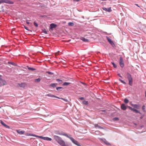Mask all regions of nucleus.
Returning a JSON list of instances; mask_svg holds the SVG:
<instances>
[{
  "label": "nucleus",
  "instance_id": "f03ea898",
  "mask_svg": "<svg viewBox=\"0 0 146 146\" xmlns=\"http://www.w3.org/2000/svg\"><path fill=\"white\" fill-rule=\"evenodd\" d=\"M63 135L69 138L72 142L76 145L78 146H81L77 141L75 140L73 138L69 136L67 134L64 133L63 134Z\"/></svg>",
  "mask_w": 146,
  "mask_h": 146
},
{
  "label": "nucleus",
  "instance_id": "c85d7f7f",
  "mask_svg": "<svg viewBox=\"0 0 146 146\" xmlns=\"http://www.w3.org/2000/svg\"><path fill=\"white\" fill-rule=\"evenodd\" d=\"M10 64H11L13 66H16V64L14 62H10Z\"/></svg>",
  "mask_w": 146,
  "mask_h": 146
},
{
  "label": "nucleus",
  "instance_id": "423d86ee",
  "mask_svg": "<svg viewBox=\"0 0 146 146\" xmlns=\"http://www.w3.org/2000/svg\"><path fill=\"white\" fill-rule=\"evenodd\" d=\"M6 84V82L3 80L1 78H0V87L5 85Z\"/></svg>",
  "mask_w": 146,
  "mask_h": 146
},
{
  "label": "nucleus",
  "instance_id": "9d476101",
  "mask_svg": "<svg viewBox=\"0 0 146 146\" xmlns=\"http://www.w3.org/2000/svg\"><path fill=\"white\" fill-rule=\"evenodd\" d=\"M121 108L123 110H125L127 108L126 106L124 104H121Z\"/></svg>",
  "mask_w": 146,
  "mask_h": 146
},
{
  "label": "nucleus",
  "instance_id": "a18cd8bd",
  "mask_svg": "<svg viewBox=\"0 0 146 146\" xmlns=\"http://www.w3.org/2000/svg\"><path fill=\"white\" fill-rule=\"evenodd\" d=\"M13 2L12 1H10V4H13Z\"/></svg>",
  "mask_w": 146,
  "mask_h": 146
},
{
  "label": "nucleus",
  "instance_id": "473e14b6",
  "mask_svg": "<svg viewBox=\"0 0 146 146\" xmlns=\"http://www.w3.org/2000/svg\"><path fill=\"white\" fill-rule=\"evenodd\" d=\"M134 112H135L136 113H139L140 114H141V113L138 110L136 109L135 110V111Z\"/></svg>",
  "mask_w": 146,
  "mask_h": 146
},
{
  "label": "nucleus",
  "instance_id": "6e6552de",
  "mask_svg": "<svg viewBox=\"0 0 146 146\" xmlns=\"http://www.w3.org/2000/svg\"><path fill=\"white\" fill-rule=\"evenodd\" d=\"M101 140L106 145H111L110 143L106 140L105 139H101Z\"/></svg>",
  "mask_w": 146,
  "mask_h": 146
},
{
  "label": "nucleus",
  "instance_id": "09e8293b",
  "mask_svg": "<svg viewBox=\"0 0 146 146\" xmlns=\"http://www.w3.org/2000/svg\"><path fill=\"white\" fill-rule=\"evenodd\" d=\"M80 0H73L74 1H79Z\"/></svg>",
  "mask_w": 146,
  "mask_h": 146
},
{
  "label": "nucleus",
  "instance_id": "603ef678",
  "mask_svg": "<svg viewBox=\"0 0 146 146\" xmlns=\"http://www.w3.org/2000/svg\"><path fill=\"white\" fill-rule=\"evenodd\" d=\"M26 23H27V24H29V22H28V21H26Z\"/></svg>",
  "mask_w": 146,
  "mask_h": 146
},
{
  "label": "nucleus",
  "instance_id": "39448f33",
  "mask_svg": "<svg viewBox=\"0 0 146 146\" xmlns=\"http://www.w3.org/2000/svg\"><path fill=\"white\" fill-rule=\"evenodd\" d=\"M119 63L121 68H123L124 66V64L122 58L121 57L119 58Z\"/></svg>",
  "mask_w": 146,
  "mask_h": 146
},
{
  "label": "nucleus",
  "instance_id": "20e7f679",
  "mask_svg": "<svg viewBox=\"0 0 146 146\" xmlns=\"http://www.w3.org/2000/svg\"><path fill=\"white\" fill-rule=\"evenodd\" d=\"M27 86V84L25 83H18L17 84V86L18 87H20L22 88H24Z\"/></svg>",
  "mask_w": 146,
  "mask_h": 146
},
{
  "label": "nucleus",
  "instance_id": "49530a36",
  "mask_svg": "<svg viewBox=\"0 0 146 146\" xmlns=\"http://www.w3.org/2000/svg\"><path fill=\"white\" fill-rule=\"evenodd\" d=\"M28 135V136H33V135L31 134H29L28 135Z\"/></svg>",
  "mask_w": 146,
  "mask_h": 146
},
{
  "label": "nucleus",
  "instance_id": "de8ad7c7",
  "mask_svg": "<svg viewBox=\"0 0 146 146\" xmlns=\"http://www.w3.org/2000/svg\"><path fill=\"white\" fill-rule=\"evenodd\" d=\"M118 75L119 76H120V77H122V76H121V75H120V74H118Z\"/></svg>",
  "mask_w": 146,
  "mask_h": 146
},
{
  "label": "nucleus",
  "instance_id": "c03bdc74",
  "mask_svg": "<svg viewBox=\"0 0 146 146\" xmlns=\"http://www.w3.org/2000/svg\"><path fill=\"white\" fill-rule=\"evenodd\" d=\"M24 27H25V28L27 30H29L28 29V28L27 27H25V26H24Z\"/></svg>",
  "mask_w": 146,
  "mask_h": 146
},
{
  "label": "nucleus",
  "instance_id": "0eeeda50",
  "mask_svg": "<svg viewBox=\"0 0 146 146\" xmlns=\"http://www.w3.org/2000/svg\"><path fill=\"white\" fill-rule=\"evenodd\" d=\"M106 38L108 42L113 46H115V45L113 41L108 36H106Z\"/></svg>",
  "mask_w": 146,
  "mask_h": 146
},
{
  "label": "nucleus",
  "instance_id": "ea45409f",
  "mask_svg": "<svg viewBox=\"0 0 146 146\" xmlns=\"http://www.w3.org/2000/svg\"><path fill=\"white\" fill-rule=\"evenodd\" d=\"M122 83H123V84H126V83L124 81H123L122 80H121V81H120Z\"/></svg>",
  "mask_w": 146,
  "mask_h": 146
},
{
  "label": "nucleus",
  "instance_id": "58836bf2",
  "mask_svg": "<svg viewBox=\"0 0 146 146\" xmlns=\"http://www.w3.org/2000/svg\"><path fill=\"white\" fill-rule=\"evenodd\" d=\"M106 110H102L100 111V112H105Z\"/></svg>",
  "mask_w": 146,
  "mask_h": 146
},
{
  "label": "nucleus",
  "instance_id": "7ed1b4c3",
  "mask_svg": "<svg viewBox=\"0 0 146 146\" xmlns=\"http://www.w3.org/2000/svg\"><path fill=\"white\" fill-rule=\"evenodd\" d=\"M127 78L129 81V84L131 86L133 84V78L131 75L129 74L127 75Z\"/></svg>",
  "mask_w": 146,
  "mask_h": 146
},
{
  "label": "nucleus",
  "instance_id": "5fc2aeb1",
  "mask_svg": "<svg viewBox=\"0 0 146 146\" xmlns=\"http://www.w3.org/2000/svg\"><path fill=\"white\" fill-rule=\"evenodd\" d=\"M142 118H143V117H140V118H141V119H142Z\"/></svg>",
  "mask_w": 146,
  "mask_h": 146
},
{
  "label": "nucleus",
  "instance_id": "8fccbe9b",
  "mask_svg": "<svg viewBox=\"0 0 146 146\" xmlns=\"http://www.w3.org/2000/svg\"><path fill=\"white\" fill-rule=\"evenodd\" d=\"M46 73H52L51 72H49V71H47L46 72Z\"/></svg>",
  "mask_w": 146,
  "mask_h": 146
},
{
  "label": "nucleus",
  "instance_id": "864d4df0",
  "mask_svg": "<svg viewBox=\"0 0 146 146\" xmlns=\"http://www.w3.org/2000/svg\"><path fill=\"white\" fill-rule=\"evenodd\" d=\"M119 80L120 81H121L122 80H121L120 79H119Z\"/></svg>",
  "mask_w": 146,
  "mask_h": 146
},
{
  "label": "nucleus",
  "instance_id": "4be33fe9",
  "mask_svg": "<svg viewBox=\"0 0 146 146\" xmlns=\"http://www.w3.org/2000/svg\"><path fill=\"white\" fill-rule=\"evenodd\" d=\"M70 84V83L68 82H65L63 84V86H66L69 85Z\"/></svg>",
  "mask_w": 146,
  "mask_h": 146
},
{
  "label": "nucleus",
  "instance_id": "4c0bfd02",
  "mask_svg": "<svg viewBox=\"0 0 146 146\" xmlns=\"http://www.w3.org/2000/svg\"><path fill=\"white\" fill-rule=\"evenodd\" d=\"M62 88V87H58L56 88V90H59V89H60Z\"/></svg>",
  "mask_w": 146,
  "mask_h": 146
},
{
  "label": "nucleus",
  "instance_id": "aec40b11",
  "mask_svg": "<svg viewBox=\"0 0 146 146\" xmlns=\"http://www.w3.org/2000/svg\"><path fill=\"white\" fill-rule=\"evenodd\" d=\"M1 121V123L4 126L6 127L9 128V127L8 126L6 125L2 121Z\"/></svg>",
  "mask_w": 146,
  "mask_h": 146
},
{
  "label": "nucleus",
  "instance_id": "3c124183",
  "mask_svg": "<svg viewBox=\"0 0 146 146\" xmlns=\"http://www.w3.org/2000/svg\"><path fill=\"white\" fill-rule=\"evenodd\" d=\"M135 5H137V6L138 7H140L138 5V4H135Z\"/></svg>",
  "mask_w": 146,
  "mask_h": 146
},
{
  "label": "nucleus",
  "instance_id": "2f4dec72",
  "mask_svg": "<svg viewBox=\"0 0 146 146\" xmlns=\"http://www.w3.org/2000/svg\"><path fill=\"white\" fill-rule=\"evenodd\" d=\"M46 139V140L48 141H51L52 140L51 138L48 137H47Z\"/></svg>",
  "mask_w": 146,
  "mask_h": 146
},
{
  "label": "nucleus",
  "instance_id": "72a5a7b5",
  "mask_svg": "<svg viewBox=\"0 0 146 146\" xmlns=\"http://www.w3.org/2000/svg\"><path fill=\"white\" fill-rule=\"evenodd\" d=\"M113 120L114 121H116L119 120V119L117 117H115L113 119Z\"/></svg>",
  "mask_w": 146,
  "mask_h": 146
},
{
  "label": "nucleus",
  "instance_id": "f3484780",
  "mask_svg": "<svg viewBox=\"0 0 146 146\" xmlns=\"http://www.w3.org/2000/svg\"><path fill=\"white\" fill-rule=\"evenodd\" d=\"M17 132L20 134H23L25 133V131H21L19 130H17Z\"/></svg>",
  "mask_w": 146,
  "mask_h": 146
},
{
  "label": "nucleus",
  "instance_id": "1a4fd4ad",
  "mask_svg": "<svg viewBox=\"0 0 146 146\" xmlns=\"http://www.w3.org/2000/svg\"><path fill=\"white\" fill-rule=\"evenodd\" d=\"M26 68L28 69V70L29 71H33L34 70H36V69L31 67H29V66H26Z\"/></svg>",
  "mask_w": 146,
  "mask_h": 146
},
{
  "label": "nucleus",
  "instance_id": "9b49d317",
  "mask_svg": "<svg viewBox=\"0 0 146 146\" xmlns=\"http://www.w3.org/2000/svg\"><path fill=\"white\" fill-rule=\"evenodd\" d=\"M132 106L133 107L138 109H139L140 107V105L138 104H132Z\"/></svg>",
  "mask_w": 146,
  "mask_h": 146
},
{
  "label": "nucleus",
  "instance_id": "a211bd4d",
  "mask_svg": "<svg viewBox=\"0 0 146 146\" xmlns=\"http://www.w3.org/2000/svg\"><path fill=\"white\" fill-rule=\"evenodd\" d=\"M81 40L83 41H84V42H88V41H89V40H88V39L87 38H83V37H82L81 38Z\"/></svg>",
  "mask_w": 146,
  "mask_h": 146
},
{
  "label": "nucleus",
  "instance_id": "b1692460",
  "mask_svg": "<svg viewBox=\"0 0 146 146\" xmlns=\"http://www.w3.org/2000/svg\"><path fill=\"white\" fill-rule=\"evenodd\" d=\"M124 102L125 103L127 104L129 102V100L127 98H125Z\"/></svg>",
  "mask_w": 146,
  "mask_h": 146
},
{
  "label": "nucleus",
  "instance_id": "5701e85b",
  "mask_svg": "<svg viewBox=\"0 0 146 146\" xmlns=\"http://www.w3.org/2000/svg\"><path fill=\"white\" fill-rule=\"evenodd\" d=\"M95 127L96 128H98L100 129H102L103 128L102 127H101L98 125V124H96L95 125Z\"/></svg>",
  "mask_w": 146,
  "mask_h": 146
},
{
  "label": "nucleus",
  "instance_id": "412c9836",
  "mask_svg": "<svg viewBox=\"0 0 146 146\" xmlns=\"http://www.w3.org/2000/svg\"><path fill=\"white\" fill-rule=\"evenodd\" d=\"M40 78H38L37 79H35V81L36 82H40Z\"/></svg>",
  "mask_w": 146,
  "mask_h": 146
},
{
  "label": "nucleus",
  "instance_id": "bb28decb",
  "mask_svg": "<svg viewBox=\"0 0 146 146\" xmlns=\"http://www.w3.org/2000/svg\"><path fill=\"white\" fill-rule=\"evenodd\" d=\"M56 81L58 82L60 84H61L62 83V80H60L59 79H56Z\"/></svg>",
  "mask_w": 146,
  "mask_h": 146
},
{
  "label": "nucleus",
  "instance_id": "f704fd0d",
  "mask_svg": "<svg viewBox=\"0 0 146 146\" xmlns=\"http://www.w3.org/2000/svg\"><path fill=\"white\" fill-rule=\"evenodd\" d=\"M43 33H45V34H47V32L46 31V30L45 29H44L43 30Z\"/></svg>",
  "mask_w": 146,
  "mask_h": 146
},
{
  "label": "nucleus",
  "instance_id": "f257e3e1",
  "mask_svg": "<svg viewBox=\"0 0 146 146\" xmlns=\"http://www.w3.org/2000/svg\"><path fill=\"white\" fill-rule=\"evenodd\" d=\"M54 137L55 140L61 146H66L65 142L61 137L56 135H54Z\"/></svg>",
  "mask_w": 146,
  "mask_h": 146
},
{
  "label": "nucleus",
  "instance_id": "cd10ccee",
  "mask_svg": "<svg viewBox=\"0 0 146 146\" xmlns=\"http://www.w3.org/2000/svg\"><path fill=\"white\" fill-rule=\"evenodd\" d=\"M59 99H61L62 100H63L64 101H65V102H68V100H67V99H65V98H59Z\"/></svg>",
  "mask_w": 146,
  "mask_h": 146
},
{
  "label": "nucleus",
  "instance_id": "6e6d98bb",
  "mask_svg": "<svg viewBox=\"0 0 146 146\" xmlns=\"http://www.w3.org/2000/svg\"><path fill=\"white\" fill-rule=\"evenodd\" d=\"M8 64H9V62H8Z\"/></svg>",
  "mask_w": 146,
  "mask_h": 146
},
{
  "label": "nucleus",
  "instance_id": "c756f323",
  "mask_svg": "<svg viewBox=\"0 0 146 146\" xmlns=\"http://www.w3.org/2000/svg\"><path fill=\"white\" fill-rule=\"evenodd\" d=\"M142 109L143 110V111L144 112H145V106H143L142 107Z\"/></svg>",
  "mask_w": 146,
  "mask_h": 146
},
{
  "label": "nucleus",
  "instance_id": "ddd939ff",
  "mask_svg": "<svg viewBox=\"0 0 146 146\" xmlns=\"http://www.w3.org/2000/svg\"><path fill=\"white\" fill-rule=\"evenodd\" d=\"M103 10L107 11L109 12H110L111 11V7H110L108 8H103Z\"/></svg>",
  "mask_w": 146,
  "mask_h": 146
},
{
  "label": "nucleus",
  "instance_id": "393cba45",
  "mask_svg": "<svg viewBox=\"0 0 146 146\" xmlns=\"http://www.w3.org/2000/svg\"><path fill=\"white\" fill-rule=\"evenodd\" d=\"M83 103L85 105H87L88 104V101L86 100H84L83 102Z\"/></svg>",
  "mask_w": 146,
  "mask_h": 146
},
{
  "label": "nucleus",
  "instance_id": "79ce46f5",
  "mask_svg": "<svg viewBox=\"0 0 146 146\" xmlns=\"http://www.w3.org/2000/svg\"><path fill=\"white\" fill-rule=\"evenodd\" d=\"M135 110H136V109H135L134 108H132L131 110L133 111H134Z\"/></svg>",
  "mask_w": 146,
  "mask_h": 146
},
{
  "label": "nucleus",
  "instance_id": "4468645a",
  "mask_svg": "<svg viewBox=\"0 0 146 146\" xmlns=\"http://www.w3.org/2000/svg\"><path fill=\"white\" fill-rule=\"evenodd\" d=\"M57 27V25L54 23H52L50 25V29H52L53 28H55Z\"/></svg>",
  "mask_w": 146,
  "mask_h": 146
},
{
  "label": "nucleus",
  "instance_id": "4d7b16f0",
  "mask_svg": "<svg viewBox=\"0 0 146 146\" xmlns=\"http://www.w3.org/2000/svg\"><path fill=\"white\" fill-rule=\"evenodd\" d=\"M1 64H0V65H1Z\"/></svg>",
  "mask_w": 146,
  "mask_h": 146
},
{
  "label": "nucleus",
  "instance_id": "37998d69",
  "mask_svg": "<svg viewBox=\"0 0 146 146\" xmlns=\"http://www.w3.org/2000/svg\"><path fill=\"white\" fill-rule=\"evenodd\" d=\"M128 108H129V109L131 110L132 108L130 106H128Z\"/></svg>",
  "mask_w": 146,
  "mask_h": 146
},
{
  "label": "nucleus",
  "instance_id": "c9c22d12",
  "mask_svg": "<svg viewBox=\"0 0 146 146\" xmlns=\"http://www.w3.org/2000/svg\"><path fill=\"white\" fill-rule=\"evenodd\" d=\"M34 25L36 27H38V24L36 23H35V22H34Z\"/></svg>",
  "mask_w": 146,
  "mask_h": 146
},
{
  "label": "nucleus",
  "instance_id": "a878e982",
  "mask_svg": "<svg viewBox=\"0 0 146 146\" xmlns=\"http://www.w3.org/2000/svg\"><path fill=\"white\" fill-rule=\"evenodd\" d=\"M68 25L70 26H73L74 24L72 22H69L68 23Z\"/></svg>",
  "mask_w": 146,
  "mask_h": 146
},
{
  "label": "nucleus",
  "instance_id": "a19ab883",
  "mask_svg": "<svg viewBox=\"0 0 146 146\" xmlns=\"http://www.w3.org/2000/svg\"><path fill=\"white\" fill-rule=\"evenodd\" d=\"M79 99L81 100H83L84 99V98L83 97H80L79 98Z\"/></svg>",
  "mask_w": 146,
  "mask_h": 146
},
{
  "label": "nucleus",
  "instance_id": "2eb2a0df",
  "mask_svg": "<svg viewBox=\"0 0 146 146\" xmlns=\"http://www.w3.org/2000/svg\"><path fill=\"white\" fill-rule=\"evenodd\" d=\"M33 136H34L38 137V138L44 140H46V139H47V137H42L41 136H37V135H33Z\"/></svg>",
  "mask_w": 146,
  "mask_h": 146
},
{
  "label": "nucleus",
  "instance_id": "7c9ffc66",
  "mask_svg": "<svg viewBox=\"0 0 146 146\" xmlns=\"http://www.w3.org/2000/svg\"><path fill=\"white\" fill-rule=\"evenodd\" d=\"M111 63L115 68H116L117 67V65L115 64L113 62H111Z\"/></svg>",
  "mask_w": 146,
  "mask_h": 146
},
{
  "label": "nucleus",
  "instance_id": "e433bc0d",
  "mask_svg": "<svg viewBox=\"0 0 146 146\" xmlns=\"http://www.w3.org/2000/svg\"><path fill=\"white\" fill-rule=\"evenodd\" d=\"M59 52H60L59 51H58V52H56L55 54L56 56H58V55H59L60 54L59 53Z\"/></svg>",
  "mask_w": 146,
  "mask_h": 146
},
{
  "label": "nucleus",
  "instance_id": "6ab92c4d",
  "mask_svg": "<svg viewBox=\"0 0 146 146\" xmlns=\"http://www.w3.org/2000/svg\"><path fill=\"white\" fill-rule=\"evenodd\" d=\"M57 85L56 83H52L50 85V86L53 88L55 87Z\"/></svg>",
  "mask_w": 146,
  "mask_h": 146
},
{
  "label": "nucleus",
  "instance_id": "dca6fc26",
  "mask_svg": "<svg viewBox=\"0 0 146 146\" xmlns=\"http://www.w3.org/2000/svg\"><path fill=\"white\" fill-rule=\"evenodd\" d=\"M9 3V1L7 0H0V4L3 3Z\"/></svg>",
  "mask_w": 146,
  "mask_h": 146
},
{
  "label": "nucleus",
  "instance_id": "f8f14e48",
  "mask_svg": "<svg viewBox=\"0 0 146 146\" xmlns=\"http://www.w3.org/2000/svg\"><path fill=\"white\" fill-rule=\"evenodd\" d=\"M46 96H47L48 97H50L51 98H59L57 97V96H55L54 95H52V94H47V95H46Z\"/></svg>",
  "mask_w": 146,
  "mask_h": 146
}]
</instances>
